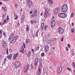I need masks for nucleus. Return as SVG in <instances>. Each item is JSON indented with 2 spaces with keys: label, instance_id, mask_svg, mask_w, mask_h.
<instances>
[{
  "label": "nucleus",
  "instance_id": "f3484780",
  "mask_svg": "<svg viewBox=\"0 0 75 75\" xmlns=\"http://www.w3.org/2000/svg\"><path fill=\"white\" fill-rule=\"evenodd\" d=\"M17 55H18V53H16L15 55L14 56L13 58L14 59H16V57H17Z\"/></svg>",
  "mask_w": 75,
  "mask_h": 75
},
{
  "label": "nucleus",
  "instance_id": "6ab92c4d",
  "mask_svg": "<svg viewBox=\"0 0 75 75\" xmlns=\"http://www.w3.org/2000/svg\"><path fill=\"white\" fill-rule=\"evenodd\" d=\"M30 43V40L29 39H26V43L27 44V43Z\"/></svg>",
  "mask_w": 75,
  "mask_h": 75
},
{
  "label": "nucleus",
  "instance_id": "423d86ee",
  "mask_svg": "<svg viewBox=\"0 0 75 75\" xmlns=\"http://www.w3.org/2000/svg\"><path fill=\"white\" fill-rule=\"evenodd\" d=\"M51 27L52 28H53L55 25V21L54 20H53L52 21V23H51Z\"/></svg>",
  "mask_w": 75,
  "mask_h": 75
},
{
  "label": "nucleus",
  "instance_id": "f257e3e1",
  "mask_svg": "<svg viewBox=\"0 0 75 75\" xmlns=\"http://www.w3.org/2000/svg\"><path fill=\"white\" fill-rule=\"evenodd\" d=\"M68 11V6L67 5H64L62 7V11L63 12H67Z\"/></svg>",
  "mask_w": 75,
  "mask_h": 75
},
{
  "label": "nucleus",
  "instance_id": "a211bd4d",
  "mask_svg": "<svg viewBox=\"0 0 75 75\" xmlns=\"http://www.w3.org/2000/svg\"><path fill=\"white\" fill-rule=\"evenodd\" d=\"M3 31V30H2L0 29V39L1 38V35H2V32Z\"/></svg>",
  "mask_w": 75,
  "mask_h": 75
},
{
  "label": "nucleus",
  "instance_id": "9d476101",
  "mask_svg": "<svg viewBox=\"0 0 75 75\" xmlns=\"http://www.w3.org/2000/svg\"><path fill=\"white\" fill-rule=\"evenodd\" d=\"M62 67H60L58 69L57 71V73L58 74H59L61 72V71H62Z\"/></svg>",
  "mask_w": 75,
  "mask_h": 75
},
{
  "label": "nucleus",
  "instance_id": "bb28decb",
  "mask_svg": "<svg viewBox=\"0 0 75 75\" xmlns=\"http://www.w3.org/2000/svg\"><path fill=\"white\" fill-rule=\"evenodd\" d=\"M4 20H5L2 23V25H4V24L6 23V20L5 19Z\"/></svg>",
  "mask_w": 75,
  "mask_h": 75
},
{
  "label": "nucleus",
  "instance_id": "774afa93",
  "mask_svg": "<svg viewBox=\"0 0 75 75\" xmlns=\"http://www.w3.org/2000/svg\"><path fill=\"white\" fill-rule=\"evenodd\" d=\"M20 23H18V26H20Z\"/></svg>",
  "mask_w": 75,
  "mask_h": 75
},
{
  "label": "nucleus",
  "instance_id": "f03ea898",
  "mask_svg": "<svg viewBox=\"0 0 75 75\" xmlns=\"http://www.w3.org/2000/svg\"><path fill=\"white\" fill-rule=\"evenodd\" d=\"M58 16L61 17V18H65L67 16V15L65 13H60L59 14Z\"/></svg>",
  "mask_w": 75,
  "mask_h": 75
},
{
  "label": "nucleus",
  "instance_id": "13d9d810",
  "mask_svg": "<svg viewBox=\"0 0 75 75\" xmlns=\"http://www.w3.org/2000/svg\"><path fill=\"white\" fill-rule=\"evenodd\" d=\"M15 6H16V7H18V6L17 5V4H15Z\"/></svg>",
  "mask_w": 75,
  "mask_h": 75
},
{
  "label": "nucleus",
  "instance_id": "79ce46f5",
  "mask_svg": "<svg viewBox=\"0 0 75 75\" xmlns=\"http://www.w3.org/2000/svg\"><path fill=\"white\" fill-rule=\"evenodd\" d=\"M23 51H24L22 50H21L20 51V52H21V53H22V54L23 53Z\"/></svg>",
  "mask_w": 75,
  "mask_h": 75
},
{
  "label": "nucleus",
  "instance_id": "3c124183",
  "mask_svg": "<svg viewBox=\"0 0 75 75\" xmlns=\"http://www.w3.org/2000/svg\"><path fill=\"white\" fill-rule=\"evenodd\" d=\"M68 47H69V48H70V47H71V45H70V44H68Z\"/></svg>",
  "mask_w": 75,
  "mask_h": 75
},
{
  "label": "nucleus",
  "instance_id": "8fccbe9b",
  "mask_svg": "<svg viewBox=\"0 0 75 75\" xmlns=\"http://www.w3.org/2000/svg\"><path fill=\"white\" fill-rule=\"evenodd\" d=\"M67 69L69 71H71V69H70V68H69L68 67L67 68Z\"/></svg>",
  "mask_w": 75,
  "mask_h": 75
},
{
  "label": "nucleus",
  "instance_id": "20e7f679",
  "mask_svg": "<svg viewBox=\"0 0 75 75\" xmlns=\"http://www.w3.org/2000/svg\"><path fill=\"white\" fill-rule=\"evenodd\" d=\"M18 38V36L17 35L15 36V38L12 39V40L11 42V44H13L14 43V42H16V40H17V39Z\"/></svg>",
  "mask_w": 75,
  "mask_h": 75
},
{
  "label": "nucleus",
  "instance_id": "4be33fe9",
  "mask_svg": "<svg viewBox=\"0 0 75 75\" xmlns=\"http://www.w3.org/2000/svg\"><path fill=\"white\" fill-rule=\"evenodd\" d=\"M72 65L73 66V67L75 69V62H73L72 64Z\"/></svg>",
  "mask_w": 75,
  "mask_h": 75
},
{
  "label": "nucleus",
  "instance_id": "6e6552de",
  "mask_svg": "<svg viewBox=\"0 0 75 75\" xmlns=\"http://www.w3.org/2000/svg\"><path fill=\"white\" fill-rule=\"evenodd\" d=\"M3 45L4 46V48H6V47L7 46V43L6 41H4V42H2Z\"/></svg>",
  "mask_w": 75,
  "mask_h": 75
},
{
  "label": "nucleus",
  "instance_id": "bf43d9fd",
  "mask_svg": "<svg viewBox=\"0 0 75 75\" xmlns=\"http://www.w3.org/2000/svg\"><path fill=\"white\" fill-rule=\"evenodd\" d=\"M34 49H32V52H34Z\"/></svg>",
  "mask_w": 75,
  "mask_h": 75
},
{
  "label": "nucleus",
  "instance_id": "603ef678",
  "mask_svg": "<svg viewBox=\"0 0 75 75\" xmlns=\"http://www.w3.org/2000/svg\"><path fill=\"white\" fill-rule=\"evenodd\" d=\"M75 53H74V52H73L72 53V56H74V55H75Z\"/></svg>",
  "mask_w": 75,
  "mask_h": 75
},
{
  "label": "nucleus",
  "instance_id": "dca6fc26",
  "mask_svg": "<svg viewBox=\"0 0 75 75\" xmlns=\"http://www.w3.org/2000/svg\"><path fill=\"white\" fill-rule=\"evenodd\" d=\"M48 1L50 4H53V2L52 1V0H48Z\"/></svg>",
  "mask_w": 75,
  "mask_h": 75
},
{
  "label": "nucleus",
  "instance_id": "c03bdc74",
  "mask_svg": "<svg viewBox=\"0 0 75 75\" xmlns=\"http://www.w3.org/2000/svg\"><path fill=\"white\" fill-rule=\"evenodd\" d=\"M4 10L5 11H6V10H7V7H5L4 8Z\"/></svg>",
  "mask_w": 75,
  "mask_h": 75
},
{
  "label": "nucleus",
  "instance_id": "09e8293b",
  "mask_svg": "<svg viewBox=\"0 0 75 75\" xmlns=\"http://www.w3.org/2000/svg\"><path fill=\"white\" fill-rule=\"evenodd\" d=\"M32 37H35V35L34 34H32Z\"/></svg>",
  "mask_w": 75,
  "mask_h": 75
},
{
  "label": "nucleus",
  "instance_id": "9b49d317",
  "mask_svg": "<svg viewBox=\"0 0 75 75\" xmlns=\"http://www.w3.org/2000/svg\"><path fill=\"white\" fill-rule=\"evenodd\" d=\"M31 16L32 18L36 17H37V14L33 13L31 15Z\"/></svg>",
  "mask_w": 75,
  "mask_h": 75
},
{
  "label": "nucleus",
  "instance_id": "f704fd0d",
  "mask_svg": "<svg viewBox=\"0 0 75 75\" xmlns=\"http://www.w3.org/2000/svg\"><path fill=\"white\" fill-rule=\"evenodd\" d=\"M71 31L72 32V33H73V32H74V28H72L71 29Z\"/></svg>",
  "mask_w": 75,
  "mask_h": 75
},
{
  "label": "nucleus",
  "instance_id": "ea45409f",
  "mask_svg": "<svg viewBox=\"0 0 75 75\" xmlns=\"http://www.w3.org/2000/svg\"><path fill=\"white\" fill-rule=\"evenodd\" d=\"M39 48H40V47H37V48L36 49V50H37V51H38V50H39Z\"/></svg>",
  "mask_w": 75,
  "mask_h": 75
},
{
  "label": "nucleus",
  "instance_id": "aec40b11",
  "mask_svg": "<svg viewBox=\"0 0 75 75\" xmlns=\"http://www.w3.org/2000/svg\"><path fill=\"white\" fill-rule=\"evenodd\" d=\"M48 28V26H47V25H45L44 27V29L45 30H47V29Z\"/></svg>",
  "mask_w": 75,
  "mask_h": 75
},
{
  "label": "nucleus",
  "instance_id": "69168bd1",
  "mask_svg": "<svg viewBox=\"0 0 75 75\" xmlns=\"http://www.w3.org/2000/svg\"><path fill=\"white\" fill-rule=\"evenodd\" d=\"M23 21H24V19L23 18L22 19L21 21H22V22H23Z\"/></svg>",
  "mask_w": 75,
  "mask_h": 75
},
{
  "label": "nucleus",
  "instance_id": "c9c22d12",
  "mask_svg": "<svg viewBox=\"0 0 75 75\" xmlns=\"http://www.w3.org/2000/svg\"><path fill=\"white\" fill-rule=\"evenodd\" d=\"M74 13H72L71 14V17H74Z\"/></svg>",
  "mask_w": 75,
  "mask_h": 75
},
{
  "label": "nucleus",
  "instance_id": "4d7b16f0",
  "mask_svg": "<svg viewBox=\"0 0 75 75\" xmlns=\"http://www.w3.org/2000/svg\"><path fill=\"white\" fill-rule=\"evenodd\" d=\"M40 66H41V67H42V63H40Z\"/></svg>",
  "mask_w": 75,
  "mask_h": 75
},
{
  "label": "nucleus",
  "instance_id": "338daca9",
  "mask_svg": "<svg viewBox=\"0 0 75 75\" xmlns=\"http://www.w3.org/2000/svg\"><path fill=\"white\" fill-rule=\"evenodd\" d=\"M50 45L51 47H52V45H53L52 44H50Z\"/></svg>",
  "mask_w": 75,
  "mask_h": 75
},
{
  "label": "nucleus",
  "instance_id": "e433bc0d",
  "mask_svg": "<svg viewBox=\"0 0 75 75\" xmlns=\"http://www.w3.org/2000/svg\"><path fill=\"white\" fill-rule=\"evenodd\" d=\"M41 55L42 57H44V53L43 52L41 54Z\"/></svg>",
  "mask_w": 75,
  "mask_h": 75
},
{
  "label": "nucleus",
  "instance_id": "de8ad7c7",
  "mask_svg": "<svg viewBox=\"0 0 75 75\" xmlns=\"http://www.w3.org/2000/svg\"><path fill=\"white\" fill-rule=\"evenodd\" d=\"M21 50L24 51V47H22V49H21Z\"/></svg>",
  "mask_w": 75,
  "mask_h": 75
},
{
  "label": "nucleus",
  "instance_id": "ddd939ff",
  "mask_svg": "<svg viewBox=\"0 0 75 75\" xmlns=\"http://www.w3.org/2000/svg\"><path fill=\"white\" fill-rule=\"evenodd\" d=\"M49 48V47L48 46H45V50L46 52H47V51L48 50Z\"/></svg>",
  "mask_w": 75,
  "mask_h": 75
},
{
  "label": "nucleus",
  "instance_id": "72a5a7b5",
  "mask_svg": "<svg viewBox=\"0 0 75 75\" xmlns=\"http://www.w3.org/2000/svg\"><path fill=\"white\" fill-rule=\"evenodd\" d=\"M33 22L34 23H36L37 22L36 20L35 19H34V20H33Z\"/></svg>",
  "mask_w": 75,
  "mask_h": 75
},
{
  "label": "nucleus",
  "instance_id": "5fc2aeb1",
  "mask_svg": "<svg viewBox=\"0 0 75 75\" xmlns=\"http://www.w3.org/2000/svg\"><path fill=\"white\" fill-rule=\"evenodd\" d=\"M17 17H18V16H16V17L15 18V20H17Z\"/></svg>",
  "mask_w": 75,
  "mask_h": 75
},
{
  "label": "nucleus",
  "instance_id": "f8f14e48",
  "mask_svg": "<svg viewBox=\"0 0 75 75\" xmlns=\"http://www.w3.org/2000/svg\"><path fill=\"white\" fill-rule=\"evenodd\" d=\"M41 68H39V69L38 71V75H40L41 74Z\"/></svg>",
  "mask_w": 75,
  "mask_h": 75
},
{
  "label": "nucleus",
  "instance_id": "7c9ffc66",
  "mask_svg": "<svg viewBox=\"0 0 75 75\" xmlns=\"http://www.w3.org/2000/svg\"><path fill=\"white\" fill-rule=\"evenodd\" d=\"M9 51L10 52V53H11L12 52V50H11V49H9Z\"/></svg>",
  "mask_w": 75,
  "mask_h": 75
},
{
  "label": "nucleus",
  "instance_id": "7ed1b4c3",
  "mask_svg": "<svg viewBox=\"0 0 75 75\" xmlns=\"http://www.w3.org/2000/svg\"><path fill=\"white\" fill-rule=\"evenodd\" d=\"M27 2L29 8H32V6H33V2L32 1L30 0H28L27 1Z\"/></svg>",
  "mask_w": 75,
  "mask_h": 75
},
{
  "label": "nucleus",
  "instance_id": "e2e57ef3",
  "mask_svg": "<svg viewBox=\"0 0 75 75\" xmlns=\"http://www.w3.org/2000/svg\"><path fill=\"white\" fill-rule=\"evenodd\" d=\"M66 50L67 51H68V47H66Z\"/></svg>",
  "mask_w": 75,
  "mask_h": 75
},
{
  "label": "nucleus",
  "instance_id": "6e6d98bb",
  "mask_svg": "<svg viewBox=\"0 0 75 75\" xmlns=\"http://www.w3.org/2000/svg\"><path fill=\"white\" fill-rule=\"evenodd\" d=\"M42 21H45V18H43L42 20Z\"/></svg>",
  "mask_w": 75,
  "mask_h": 75
},
{
  "label": "nucleus",
  "instance_id": "0e129e2a",
  "mask_svg": "<svg viewBox=\"0 0 75 75\" xmlns=\"http://www.w3.org/2000/svg\"><path fill=\"white\" fill-rule=\"evenodd\" d=\"M6 60H7V59H5L4 60V61H5V62H6Z\"/></svg>",
  "mask_w": 75,
  "mask_h": 75
},
{
  "label": "nucleus",
  "instance_id": "4c0bfd02",
  "mask_svg": "<svg viewBox=\"0 0 75 75\" xmlns=\"http://www.w3.org/2000/svg\"><path fill=\"white\" fill-rule=\"evenodd\" d=\"M27 69H28V67H29V64H27Z\"/></svg>",
  "mask_w": 75,
  "mask_h": 75
},
{
  "label": "nucleus",
  "instance_id": "a878e982",
  "mask_svg": "<svg viewBox=\"0 0 75 75\" xmlns=\"http://www.w3.org/2000/svg\"><path fill=\"white\" fill-rule=\"evenodd\" d=\"M6 17V15H3L2 16L3 19H4V18H5V17Z\"/></svg>",
  "mask_w": 75,
  "mask_h": 75
},
{
  "label": "nucleus",
  "instance_id": "2f4dec72",
  "mask_svg": "<svg viewBox=\"0 0 75 75\" xmlns=\"http://www.w3.org/2000/svg\"><path fill=\"white\" fill-rule=\"evenodd\" d=\"M34 65L35 66H37L38 65V62H36L35 63Z\"/></svg>",
  "mask_w": 75,
  "mask_h": 75
},
{
  "label": "nucleus",
  "instance_id": "b1692460",
  "mask_svg": "<svg viewBox=\"0 0 75 75\" xmlns=\"http://www.w3.org/2000/svg\"><path fill=\"white\" fill-rule=\"evenodd\" d=\"M26 30L27 31H28V30H29V27L27 26L26 28Z\"/></svg>",
  "mask_w": 75,
  "mask_h": 75
},
{
  "label": "nucleus",
  "instance_id": "4468645a",
  "mask_svg": "<svg viewBox=\"0 0 75 75\" xmlns=\"http://www.w3.org/2000/svg\"><path fill=\"white\" fill-rule=\"evenodd\" d=\"M14 37V35L13 34H11L10 36H9V40H11V39H12V38H13Z\"/></svg>",
  "mask_w": 75,
  "mask_h": 75
},
{
  "label": "nucleus",
  "instance_id": "412c9836",
  "mask_svg": "<svg viewBox=\"0 0 75 75\" xmlns=\"http://www.w3.org/2000/svg\"><path fill=\"white\" fill-rule=\"evenodd\" d=\"M38 11V10H37V9H35L34 10V11L33 12V13H35V14H37V13Z\"/></svg>",
  "mask_w": 75,
  "mask_h": 75
},
{
  "label": "nucleus",
  "instance_id": "37998d69",
  "mask_svg": "<svg viewBox=\"0 0 75 75\" xmlns=\"http://www.w3.org/2000/svg\"><path fill=\"white\" fill-rule=\"evenodd\" d=\"M23 46L24 48H25V43H24L23 44Z\"/></svg>",
  "mask_w": 75,
  "mask_h": 75
},
{
  "label": "nucleus",
  "instance_id": "393cba45",
  "mask_svg": "<svg viewBox=\"0 0 75 75\" xmlns=\"http://www.w3.org/2000/svg\"><path fill=\"white\" fill-rule=\"evenodd\" d=\"M38 31H39V30H38L36 33V36L38 37Z\"/></svg>",
  "mask_w": 75,
  "mask_h": 75
},
{
  "label": "nucleus",
  "instance_id": "864d4df0",
  "mask_svg": "<svg viewBox=\"0 0 75 75\" xmlns=\"http://www.w3.org/2000/svg\"><path fill=\"white\" fill-rule=\"evenodd\" d=\"M41 28H42V29H43V28H44V26H42V25L41 26Z\"/></svg>",
  "mask_w": 75,
  "mask_h": 75
},
{
  "label": "nucleus",
  "instance_id": "a19ab883",
  "mask_svg": "<svg viewBox=\"0 0 75 75\" xmlns=\"http://www.w3.org/2000/svg\"><path fill=\"white\" fill-rule=\"evenodd\" d=\"M7 20H9V17H8V15L7 16Z\"/></svg>",
  "mask_w": 75,
  "mask_h": 75
},
{
  "label": "nucleus",
  "instance_id": "58836bf2",
  "mask_svg": "<svg viewBox=\"0 0 75 75\" xmlns=\"http://www.w3.org/2000/svg\"><path fill=\"white\" fill-rule=\"evenodd\" d=\"M51 40H49L48 41V43L49 44H51Z\"/></svg>",
  "mask_w": 75,
  "mask_h": 75
},
{
  "label": "nucleus",
  "instance_id": "39448f33",
  "mask_svg": "<svg viewBox=\"0 0 75 75\" xmlns=\"http://www.w3.org/2000/svg\"><path fill=\"white\" fill-rule=\"evenodd\" d=\"M58 30L59 33L60 34H62L64 32V30L61 28H59Z\"/></svg>",
  "mask_w": 75,
  "mask_h": 75
},
{
  "label": "nucleus",
  "instance_id": "c756f323",
  "mask_svg": "<svg viewBox=\"0 0 75 75\" xmlns=\"http://www.w3.org/2000/svg\"><path fill=\"white\" fill-rule=\"evenodd\" d=\"M44 17L46 18H47V13H45L44 14Z\"/></svg>",
  "mask_w": 75,
  "mask_h": 75
},
{
  "label": "nucleus",
  "instance_id": "473e14b6",
  "mask_svg": "<svg viewBox=\"0 0 75 75\" xmlns=\"http://www.w3.org/2000/svg\"><path fill=\"white\" fill-rule=\"evenodd\" d=\"M6 51V54H8V48H7Z\"/></svg>",
  "mask_w": 75,
  "mask_h": 75
},
{
  "label": "nucleus",
  "instance_id": "2eb2a0df",
  "mask_svg": "<svg viewBox=\"0 0 75 75\" xmlns=\"http://www.w3.org/2000/svg\"><path fill=\"white\" fill-rule=\"evenodd\" d=\"M7 58L9 59H11V58H12V55L11 54H10L8 56Z\"/></svg>",
  "mask_w": 75,
  "mask_h": 75
},
{
  "label": "nucleus",
  "instance_id": "a18cd8bd",
  "mask_svg": "<svg viewBox=\"0 0 75 75\" xmlns=\"http://www.w3.org/2000/svg\"><path fill=\"white\" fill-rule=\"evenodd\" d=\"M47 37H50V33H48L47 34Z\"/></svg>",
  "mask_w": 75,
  "mask_h": 75
},
{
  "label": "nucleus",
  "instance_id": "49530a36",
  "mask_svg": "<svg viewBox=\"0 0 75 75\" xmlns=\"http://www.w3.org/2000/svg\"><path fill=\"white\" fill-rule=\"evenodd\" d=\"M30 23H31V24H33L34 22H33V21H32L30 22Z\"/></svg>",
  "mask_w": 75,
  "mask_h": 75
},
{
  "label": "nucleus",
  "instance_id": "cd10ccee",
  "mask_svg": "<svg viewBox=\"0 0 75 75\" xmlns=\"http://www.w3.org/2000/svg\"><path fill=\"white\" fill-rule=\"evenodd\" d=\"M45 11L47 12V13H48L49 12V10H48L47 8L45 9Z\"/></svg>",
  "mask_w": 75,
  "mask_h": 75
},
{
  "label": "nucleus",
  "instance_id": "c85d7f7f",
  "mask_svg": "<svg viewBox=\"0 0 75 75\" xmlns=\"http://www.w3.org/2000/svg\"><path fill=\"white\" fill-rule=\"evenodd\" d=\"M39 63H41L42 62V59H40L39 60Z\"/></svg>",
  "mask_w": 75,
  "mask_h": 75
},
{
  "label": "nucleus",
  "instance_id": "5701e85b",
  "mask_svg": "<svg viewBox=\"0 0 75 75\" xmlns=\"http://www.w3.org/2000/svg\"><path fill=\"white\" fill-rule=\"evenodd\" d=\"M38 58H36L35 61V62H38Z\"/></svg>",
  "mask_w": 75,
  "mask_h": 75
},
{
  "label": "nucleus",
  "instance_id": "1a4fd4ad",
  "mask_svg": "<svg viewBox=\"0 0 75 75\" xmlns=\"http://www.w3.org/2000/svg\"><path fill=\"white\" fill-rule=\"evenodd\" d=\"M59 11V8L57 7L55 9H54V14H57L58 13Z\"/></svg>",
  "mask_w": 75,
  "mask_h": 75
},
{
  "label": "nucleus",
  "instance_id": "0eeeda50",
  "mask_svg": "<svg viewBox=\"0 0 75 75\" xmlns=\"http://www.w3.org/2000/svg\"><path fill=\"white\" fill-rule=\"evenodd\" d=\"M20 63L19 62H17L15 64V68H18L20 67Z\"/></svg>",
  "mask_w": 75,
  "mask_h": 75
},
{
  "label": "nucleus",
  "instance_id": "052dcab7",
  "mask_svg": "<svg viewBox=\"0 0 75 75\" xmlns=\"http://www.w3.org/2000/svg\"><path fill=\"white\" fill-rule=\"evenodd\" d=\"M64 41V39L63 38H62L61 41Z\"/></svg>",
  "mask_w": 75,
  "mask_h": 75
},
{
  "label": "nucleus",
  "instance_id": "680f3d73",
  "mask_svg": "<svg viewBox=\"0 0 75 75\" xmlns=\"http://www.w3.org/2000/svg\"><path fill=\"white\" fill-rule=\"evenodd\" d=\"M2 4H3L2 2H1L0 1V5H2Z\"/></svg>",
  "mask_w": 75,
  "mask_h": 75
}]
</instances>
